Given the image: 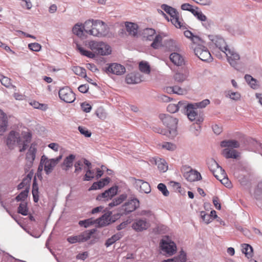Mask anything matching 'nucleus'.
Returning a JSON list of instances; mask_svg holds the SVG:
<instances>
[{
    "label": "nucleus",
    "mask_w": 262,
    "mask_h": 262,
    "mask_svg": "<svg viewBox=\"0 0 262 262\" xmlns=\"http://www.w3.org/2000/svg\"><path fill=\"white\" fill-rule=\"evenodd\" d=\"M185 107L187 117L190 121L195 120L198 124L203 121V119L199 115L196 108L194 107V104H188Z\"/></svg>",
    "instance_id": "7"
},
{
    "label": "nucleus",
    "mask_w": 262,
    "mask_h": 262,
    "mask_svg": "<svg viewBox=\"0 0 262 262\" xmlns=\"http://www.w3.org/2000/svg\"><path fill=\"white\" fill-rule=\"evenodd\" d=\"M224 53L226 54L227 60L230 64L235 67L239 60V55L233 49H230L229 48L226 51H224Z\"/></svg>",
    "instance_id": "13"
},
{
    "label": "nucleus",
    "mask_w": 262,
    "mask_h": 262,
    "mask_svg": "<svg viewBox=\"0 0 262 262\" xmlns=\"http://www.w3.org/2000/svg\"><path fill=\"white\" fill-rule=\"evenodd\" d=\"M36 151L35 145L32 144L26 155V159L31 163H32L35 160Z\"/></svg>",
    "instance_id": "28"
},
{
    "label": "nucleus",
    "mask_w": 262,
    "mask_h": 262,
    "mask_svg": "<svg viewBox=\"0 0 262 262\" xmlns=\"http://www.w3.org/2000/svg\"><path fill=\"white\" fill-rule=\"evenodd\" d=\"M117 192V187H111L104 192L98 195L97 197V200L102 201L103 199L104 200H108L111 199L113 196L116 194Z\"/></svg>",
    "instance_id": "16"
},
{
    "label": "nucleus",
    "mask_w": 262,
    "mask_h": 262,
    "mask_svg": "<svg viewBox=\"0 0 262 262\" xmlns=\"http://www.w3.org/2000/svg\"><path fill=\"white\" fill-rule=\"evenodd\" d=\"M228 95L231 99L235 100L239 99L241 97V95L239 93L233 92L230 91L228 92Z\"/></svg>",
    "instance_id": "56"
},
{
    "label": "nucleus",
    "mask_w": 262,
    "mask_h": 262,
    "mask_svg": "<svg viewBox=\"0 0 262 262\" xmlns=\"http://www.w3.org/2000/svg\"><path fill=\"white\" fill-rule=\"evenodd\" d=\"M139 67L140 71L145 74H149L150 72V66L147 62H140L139 63Z\"/></svg>",
    "instance_id": "42"
},
{
    "label": "nucleus",
    "mask_w": 262,
    "mask_h": 262,
    "mask_svg": "<svg viewBox=\"0 0 262 262\" xmlns=\"http://www.w3.org/2000/svg\"><path fill=\"white\" fill-rule=\"evenodd\" d=\"M139 206V202L137 199H132L126 202L122 206L121 214H127L134 211Z\"/></svg>",
    "instance_id": "11"
},
{
    "label": "nucleus",
    "mask_w": 262,
    "mask_h": 262,
    "mask_svg": "<svg viewBox=\"0 0 262 262\" xmlns=\"http://www.w3.org/2000/svg\"><path fill=\"white\" fill-rule=\"evenodd\" d=\"M85 32L90 35L101 37L107 33V25L100 20L89 19L84 22Z\"/></svg>",
    "instance_id": "2"
},
{
    "label": "nucleus",
    "mask_w": 262,
    "mask_h": 262,
    "mask_svg": "<svg viewBox=\"0 0 262 262\" xmlns=\"http://www.w3.org/2000/svg\"><path fill=\"white\" fill-rule=\"evenodd\" d=\"M84 31H85L84 24L77 23L75 25L73 28V33L80 37L83 36Z\"/></svg>",
    "instance_id": "29"
},
{
    "label": "nucleus",
    "mask_w": 262,
    "mask_h": 262,
    "mask_svg": "<svg viewBox=\"0 0 262 262\" xmlns=\"http://www.w3.org/2000/svg\"><path fill=\"white\" fill-rule=\"evenodd\" d=\"M72 71L77 75L83 77L86 76V70L83 68L75 66L72 68Z\"/></svg>",
    "instance_id": "44"
},
{
    "label": "nucleus",
    "mask_w": 262,
    "mask_h": 262,
    "mask_svg": "<svg viewBox=\"0 0 262 262\" xmlns=\"http://www.w3.org/2000/svg\"><path fill=\"white\" fill-rule=\"evenodd\" d=\"M170 60L177 66H181L184 64V59L183 57L177 52L171 53L169 56Z\"/></svg>",
    "instance_id": "21"
},
{
    "label": "nucleus",
    "mask_w": 262,
    "mask_h": 262,
    "mask_svg": "<svg viewBox=\"0 0 262 262\" xmlns=\"http://www.w3.org/2000/svg\"><path fill=\"white\" fill-rule=\"evenodd\" d=\"M213 203L216 209L219 210L221 209V206L220 203L219 199L217 197L215 196L213 198Z\"/></svg>",
    "instance_id": "63"
},
{
    "label": "nucleus",
    "mask_w": 262,
    "mask_h": 262,
    "mask_svg": "<svg viewBox=\"0 0 262 262\" xmlns=\"http://www.w3.org/2000/svg\"><path fill=\"white\" fill-rule=\"evenodd\" d=\"M130 181L137 189L142 193H148L150 192V186L148 183L142 180L131 178Z\"/></svg>",
    "instance_id": "9"
},
{
    "label": "nucleus",
    "mask_w": 262,
    "mask_h": 262,
    "mask_svg": "<svg viewBox=\"0 0 262 262\" xmlns=\"http://www.w3.org/2000/svg\"><path fill=\"white\" fill-rule=\"evenodd\" d=\"M16 142L19 145H21V138L19 136L18 133L14 131H11L8 136L7 139V144L8 145L11 147Z\"/></svg>",
    "instance_id": "17"
},
{
    "label": "nucleus",
    "mask_w": 262,
    "mask_h": 262,
    "mask_svg": "<svg viewBox=\"0 0 262 262\" xmlns=\"http://www.w3.org/2000/svg\"><path fill=\"white\" fill-rule=\"evenodd\" d=\"M125 80L128 84H136L140 83L142 81L140 75L138 73L128 74L126 77Z\"/></svg>",
    "instance_id": "23"
},
{
    "label": "nucleus",
    "mask_w": 262,
    "mask_h": 262,
    "mask_svg": "<svg viewBox=\"0 0 262 262\" xmlns=\"http://www.w3.org/2000/svg\"><path fill=\"white\" fill-rule=\"evenodd\" d=\"M106 72L117 75H121L125 73V68L120 64L113 63L106 68Z\"/></svg>",
    "instance_id": "14"
},
{
    "label": "nucleus",
    "mask_w": 262,
    "mask_h": 262,
    "mask_svg": "<svg viewBox=\"0 0 262 262\" xmlns=\"http://www.w3.org/2000/svg\"><path fill=\"white\" fill-rule=\"evenodd\" d=\"M1 82L2 85L6 88L12 86L13 88L16 89V86L11 84V79L7 77H3L1 79Z\"/></svg>",
    "instance_id": "47"
},
{
    "label": "nucleus",
    "mask_w": 262,
    "mask_h": 262,
    "mask_svg": "<svg viewBox=\"0 0 262 262\" xmlns=\"http://www.w3.org/2000/svg\"><path fill=\"white\" fill-rule=\"evenodd\" d=\"M88 45L92 51L84 50L79 45H77V49L81 55L89 58H93L96 55H108L112 52L110 46L103 42L90 41Z\"/></svg>",
    "instance_id": "1"
},
{
    "label": "nucleus",
    "mask_w": 262,
    "mask_h": 262,
    "mask_svg": "<svg viewBox=\"0 0 262 262\" xmlns=\"http://www.w3.org/2000/svg\"><path fill=\"white\" fill-rule=\"evenodd\" d=\"M94 178L93 173L92 172L91 170H88L84 176V180L86 181H90L92 178Z\"/></svg>",
    "instance_id": "64"
},
{
    "label": "nucleus",
    "mask_w": 262,
    "mask_h": 262,
    "mask_svg": "<svg viewBox=\"0 0 262 262\" xmlns=\"http://www.w3.org/2000/svg\"><path fill=\"white\" fill-rule=\"evenodd\" d=\"M242 252L244 253L248 258L252 257L253 253L252 247L249 244H243L242 245Z\"/></svg>",
    "instance_id": "35"
},
{
    "label": "nucleus",
    "mask_w": 262,
    "mask_h": 262,
    "mask_svg": "<svg viewBox=\"0 0 262 262\" xmlns=\"http://www.w3.org/2000/svg\"><path fill=\"white\" fill-rule=\"evenodd\" d=\"M162 37L160 35H157L151 44V47L157 49L162 46Z\"/></svg>",
    "instance_id": "40"
},
{
    "label": "nucleus",
    "mask_w": 262,
    "mask_h": 262,
    "mask_svg": "<svg viewBox=\"0 0 262 262\" xmlns=\"http://www.w3.org/2000/svg\"><path fill=\"white\" fill-rule=\"evenodd\" d=\"M21 145L22 147H20L19 151L20 152L25 150L28 146V144L30 142L31 139V134L29 132H25L22 134Z\"/></svg>",
    "instance_id": "24"
},
{
    "label": "nucleus",
    "mask_w": 262,
    "mask_h": 262,
    "mask_svg": "<svg viewBox=\"0 0 262 262\" xmlns=\"http://www.w3.org/2000/svg\"><path fill=\"white\" fill-rule=\"evenodd\" d=\"M158 169L162 172L166 171L168 169V165L164 159H159L156 160Z\"/></svg>",
    "instance_id": "33"
},
{
    "label": "nucleus",
    "mask_w": 262,
    "mask_h": 262,
    "mask_svg": "<svg viewBox=\"0 0 262 262\" xmlns=\"http://www.w3.org/2000/svg\"><path fill=\"white\" fill-rule=\"evenodd\" d=\"M212 127L213 131L216 135L220 134L223 130L222 127L217 124H214V125H212Z\"/></svg>",
    "instance_id": "60"
},
{
    "label": "nucleus",
    "mask_w": 262,
    "mask_h": 262,
    "mask_svg": "<svg viewBox=\"0 0 262 262\" xmlns=\"http://www.w3.org/2000/svg\"><path fill=\"white\" fill-rule=\"evenodd\" d=\"M161 8L170 16V21L176 28H181L183 26L179 13L176 9L166 4H163Z\"/></svg>",
    "instance_id": "4"
},
{
    "label": "nucleus",
    "mask_w": 262,
    "mask_h": 262,
    "mask_svg": "<svg viewBox=\"0 0 262 262\" xmlns=\"http://www.w3.org/2000/svg\"><path fill=\"white\" fill-rule=\"evenodd\" d=\"M82 111L86 113H89L92 109V106L89 103H83L81 105Z\"/></svg>",
    "instance_id": "59"
},
{
    "label": "nucleus",
    "mask_w": 262,
    "mask_h": 262,
    "mask_svg": "<svg viewBox=\"0 0 262 262\" xmlns=\"http://www.w3.org/2000/svg\"><path fill=\"white\" fill-rule=\"evenodd\" d=\"M192 41V45H191V48L193 49L194 51V47H202L204 46V41L199 36H194V37H192V39L191 40Z\"/></svg>",
    "instance_id": "34"
},
{
    "label": "nucleus",
    "mask_w": 262,
    "mask_h": 262,
    "mask_svg": "<svg viewBox=\"0 0 262 262\" xmlns=\"http://www.w3.org/2000/svg\"><path fill=\"white\" fill-rule=\"evenodd\" d=\"M8 126V118L6 114L0 109V136L5 133Z\"/></svg>",
    "instance_id": "20"
},
{
    "label": "nucleus",
    "mask_w": 262,
    "mask_h": 262,
    "mask_svg": "<svg viewBox=\"0 0 262 262\" xmlns=\"http://www.w3.org/2000/svg\"><path fill=\"white\" fill-rule=\"evenodd\" d=\"M183 104V103L181 101L179 102L178 104H169L167 107V110L170 113H174L178 111L180 107Z\"/></svg>",
    "instance_id": "41"
},
{
    "label": "nucleus",
    "mask_w": 262,
    "mask_h": 262,
    "mask_svg": "<svg viewBox=\"0 0 262 262\" xmlns=\"http://www.w3.org/2000/svg\"><path fill=\"white\" fill-rule=\"evenodd\" d=\"M189 72L186 69H181L180 71L177 72L173 77L176 81L179 82L184 81L188 76Z\"/></svg>",
    "instance_id": "22"
},
{
    "label": "nucleus",
    "mask_w": 262,
    "mask_h": 262,
    "mask_svg": "<svg viewBox=\"0 0 262 262\" xmlns=\"http://www.w3.org/2000/svg\"><path fill=\"white\" fill-rule=\"evenodd\" d=\"M28 47L32 51L38 52L41 49V46L38 43L34 42L29 43Z\"/></svg>",
    "instance_id": "53"
},
{
    "label": "nucleus",
    "mask_w": 262,
    "mask_h": 262,
    "mask_svg": "<svg viewBox=\"0 0 262 262\" xmlns=\"http://www.w3.org/2000/svg\"><path fill=\"white\" fill-rule=\"evenodd\" d=\"M126 31L130 35L135 36L138 32V26L136 24L126 22L125 23Z\"/></svg>",
    "instance_id": "25"
},
{
    "label": "nucleus",
    "mask_w": 262,
    "mask_h": 262,
    "mask_svg": "<svg viewBox=\"0 0 262 262\" xmlns=\"http://www.w3.org/2000/svg\"><path fill=\"white\" fill-rule=\"evenodd\" d=\"M38 187L35 180L34 181L32 186V194L34 201L37 203L39 200Z\"/></svg>",
    "instance_id": "43"
},
{
    "label": "nucleus",
    "mask_w": 262,
    "mask_h": 262,
    "mask_svg": "<svg viewBox=\"0 0 262 262\" xmlns=\"http://www.w3.org/2000/svg\"><path fill=\"white\" fill-rule=\"evenodd\" d=\"M154 130L158 133L165 135L169 137V134H168L166 129H161L158 127H155Z\"/></svg>",
    "instance_id": "62"
},
{
    "label": "nucleus",
    "mask_w": 262,
    "mask_h": 262,
    "mask_svg": "<svg viewBox=\"0 0 262 262\" xmlns=\"http://www.w3.org/2000/svg\"><path fill=\"white\" fill-rule=\"evenodd\" d=\"M163 148H165L169 150H173L176 148V146L174 144L170 142H165L162 145Z\"/></svg>",
    "instance_id": "55"
},
{
    "label": "nucleus",
    "mask_w": 262,
    "mask_h": 262,
    "mask_svg": "<svg viewBox=\"0 0 262 262\" xmlns=\"http://www.w3.org/2000/svg\"><path fill=\"white\" fill-rule=\"evenodd\" d=\"M110 179L109 178H106L103 179L98 182H97L98 186H99V188L101 189V188L103 187L104 186L108 184V183L110 182Z\"/></svg>",
    "instance_id": "57"
},
{
    "label": "nucleus",
    "mask_w": 262,
    "mask_h": 262,
    "mask_svg": "<svg viewBox=\"0 0 262 262\" xmlns=\"http://www.w3.org/2000/svg\"><path fill=\"white\" fill-rule=\"evenodd\" d=\"M221 146L222 147L229 148H238L239 146V144L238 141L234 140H224L221 142Z\"/></svg>",
    "instance_id": "27"
},
{
    "label": "nucleus",
    "mask_w": 262,
    "mask_h": 262,
    "mask_svg": "<svg viewBox=\"0 0 262 262\" xmlns=\"http://www.w3.org/2000/svg\"><path fill=\"white\" fill-rule=\"evenodd\" d=\"M80 133L85 137H90L92 134L85 127L80 126L78 127Z\"/></svg>",
    "instance_id": "50"
},
{
    "label": "nucleus",
    "mask_w": 262,
    "mask_h": 262,
    "mask_svg": "<svg viewBox=\"0 0 262 262\" xmlns=\"http://www.w3.org/2000/svg\"><path fill=\"white\" fill-rule=\"evenodd\" d=\"M181 9L183 10H187L192 12H193L194 11L192 5L186 3L182 5Z\"/></svg>",
    "instance_id": "61"
},
{
    "label": "nucleus",
    "mask_w": 262,
    "mask_h": 262,
    "mask_svg": "<svg viewBox=\"0 0 262 262\" xmlns=\"http://www.w3.org/2000/svg\"><path fill=\"white\" fill-rule=\"evenodd\" d=\"M95 223V221L92 219H88L87 220L80 221L79 225L80 226H83L85 228L89 227Z\"/></svg>",
    "instance_id": "48"
},
{
    "label": "nucleus",
    "mask_w": 262,
    "mask_h": 262,
    "mask_svg": "<svg viewBox=\"0 0 262 262\" xmlns=\"http://www.w3.org/2000/svg\"><path fill=\"white\" fill-rule=\"evenodd\" d=\"M29 191L27 189L21 192L16 197V200L17 201H20L25 200L28 196Z\"/></svg>",
    "instance_id": "51"
},
{
    "label": "nucleus",
    "mask_w": 262,
    "mask_h": 262,
    "mask_svg": "<svg viewBox=\"0 0 262 262\" xmlns=\"http://www.w3.org/2000/svg\"><path fill=\"white\" fill-rule=\"evenodd\" d=\"M61 158L48 160L44 155L41 157L40 164L44 165V170L47 174H49L53 170V168L57 165Z\"/></svg>",
    "instance_id": "8"
},
{
    "label": "nucleus",
    "mask_w": 262,
    "mask_h": 262,
    "mask_svg": "<svg viewBox=\"0 0 262 262\" xmlns=\"http://www.w3.org/2000/svg\"><path fill=\"white\" fill-rule=\"evenodd\" d=\"M110 220V214H104L97 220V223L101 226H104L109 224Z\"/></svg>",
    "instance_id": "36"
},
{
    "label": "nucleus",
    "mask_w": 262,
    "mask_h": 262,
    "mask_svg": "<svg viewBox=\"0 0 262 262\" xmlns=\"http://www.w3.org/2000/svg\"><path fill=\"white\" fill-rule=\"evenodd\" d=\"M201 217L203 220L206 224H209L210 223L212 220L211 219V216L209 214H206L205 212H201Z\"/></svg>",
    "instance_id": "58"
},
{
    "label": "nucleus",
    "mask_w": 262,
    "mask_h": 262,
    "mask_svg": "<svg viewBox=\"0 0 262 262\" xmlns=\"http://www.w3.org/2000/svg\"><path fill=\"white\" fill-rule=\"evenodd\" d=\"M188 170L184 172L183 174V176L187 181L194 182L201 179V176L199 172L192 169H189V167H188Z\"/></svg>",
    "instance_id": "18"
},
{
    "label": "nucleus",
    "mask_w": 262,
    "mask_h": 262,
    "mask_svg": "<svg viewBox=\"0 0 262 262\" xmlns=\"http://www.w3.org/2000/svg\"><path fill=\"white\" fill-rule=\"evenodd\" d=\"M95 231V229L88 230L78 235L70 236L67 238V241L70 244L85 242L90 239Z\"/></svg>",
    "instance_id": "5"
},
{
    "label": "nucleus",
    "mask_w": 262,
    "mask_h": 262,
    "mask_svg": "<svg viewBox=\"0 0 262 262\" xmlns=\"http://www.w3.org/2000/svg\"><path fill=\"white\" fill-rule=\"evenodd\" d=\"M29 104L35 108L40 109L42 111H45L47 109V105L46 104L40 103L35 100L31 101L29 102Z\"/></svg>",
    "instance_id": "46"
},
{
    "label": "nucleus",
    "mask_w": 262,
    "mask_h": 262,
    "mask_svg": "<svg viewBox=\"0 0 262 262\" xmlns=\"http://www.w3.org/2000/svg\"><path fill=\"white\" fill-rule=\"evenodd\" d=\"M186 255L184 251H181L180 254L173 258L164 260L162 262H186Z\"/></svg>",
    "instance_id": "31"
},
{
    "label": "nucleus",
    "mask_w": 262,
    "mask_h": 262,
    "mask_svg": "<svg viewBox=\"0 0 262 262\" xmlns=\"http://www.w3.org/2000/svg\"><path fill=\"white\" fill-rule=\"evenodd\" d=\"M156 34V31L154 29L151 28H147L144 30V34L147 35V39L151 40L152 36Z\"/></svg>",
    "instance_id": "49"
},
{
    "label": "nucleus",
    "mask_w": 262,
    "mask_h": 262,
    "mask_svg": "<svg viewBox=\"0 0 262 262\" xmlns=\"http://www.w3.org/2000/svg\"><path fill=\"white\" fill-rule=\"evenodd\" d=\"M58 95L60 99L67 103H72L76 98L75 94L68 86L60 89Z\"/></svg>",
    "instance_id": "6"
},
{
    "label": "nucleus",
    "mask_w": 262,
    "mask_h": 262,
    "mask_svg": "<svg viewBox=\"0 0 262 262\" xmlns=\"http://www.w3.org/2000/svg\"><path fill=\"white\" fill-rule=\"evenodd\" d=\"M217 177L219 178L218 180L226 187L230 188L231 187V183L228 178L226 174L221 173L220 175H217Z\"/></svg>",
    "instance_id": "39"
},
{
    "label": "nucleus",
    "mask_w": 262,
    "mask_h": 262,
    "mask_svg": "<svg viewBox=\"0 0 262 262\" xmlns=\"http://www.w3.org/2000/svg\"><path fill=\"white\" fill-rule=\"evenodd\" d=\"M210 103V101L208 99H205L201 102L195 103L193 104L195 108H204L206 107Z\"/></svg>",
    "instance_id": "52"
},
{
    "label": "nucleus",
    "mask_w": 262,
    "mask_h": 262,
    "mask_svg": "<svg viewBox=\"0 0 262 262\" xmlns=\"http://www.w3.org/2000/svg\"><path fill=\"white\" fill-rule=\"evenodd\" d=\"M207 164L210 170L213 172L217 170L219 172H221V167L218 164V163L213 159H210L207 161Z\"/></svg>",
    "instance_id": "30"
},
{
    "label": "nucleus",
    "mask_w": 262,
    "mask_h": 262,
    "mask_svg": "<svg viewBox=\"0 0 262 262\" xmlns=\"http://www.w3.org/2000/svg\"><path fill=\"white\" fill-rule=\"evenodd\" d=\"M159 118L163 124L166 127L169 138H173L177 134L178 120L168 115L160 114Z\"/></svg>",
    "instance_id": "3"
},
{
    "label": "nucleus",
    "mask_w": 262,
    "mask_h": 262,
    "mask_svg": "<svg viewBox=\"0 0 262 262\" xmlns=\"http://www.w3.org/2000/svg\"><path fill=\"white\" fill-rule=\"evenodd\" d=\"M222 154L227 159H236L239 156L238 152L233 149L225 148L222 150Z\"/></svg>",
    "instance_id": "26"
},
{
    "label": "nucleus",
    "mask_w": 262,
    "mask_h": 262,
    "mask_svg": "<svg viewBox=\"0 0 262 262\" xmlns=\"http://www.w3.org/2000/svg\"><path fill=\"white\" fill-rule=\"evenodd\" d=\"M212 42L215 45L216 47L224 53L229 48L224 40V39L220 36H216L211 39Z\"/></svg>",
    "instance_id": "19"
},
{
    "label": "nucleus",
    "mask_w": 262,
    "mask_h": 262,
    "mask_svg": "<svg viewBox=\"0 0 262 262\" xmlns=\"http://www.w3.org/2000/svg\"><path fill=\"white\" fill-rule=\"evenodd\" d=\"M126 198V195L125 194L120 195L117 198L115 199L113 201L108 204L110 208L116 206L121 204Z\"/></svg>",
    "instance_id": "38"
},
{
    "label": "nucleus",
    "mask_w": 262,
    "mask_h": 262,
    "mask_svg": "<svg viewBox=\"0 0 262 262\" xmlns=\"http://www.w3.org/2000/svg\"><path fill=\"white\" fill-rule=\"evenodd\" d=\"M75 158V156L74 155H70L64 159L63 163V165L64 167L63 169L68 170L70 168L72 167Z\"/></svg>",
    "instance_id": "32"
},
{
    "label": "nucleus",
    "mask_w": 262,
    "mask_h": 262,
    "mask_svg": "<svg viewBox=\"0 0 262 262\" xmlns=\"http://www.w3.org/2000/svg\"><path fill=\"white\" fill-rule=\"evenodd\" d=\"M150 225L146 220L143 219L135 220L132 224V228L137 232H141L145 230Z\"/></svg>",
    "instance_id": "15"
},
{
    "label": "nucleus",
    "mask_w": 262,
    "mask_h": 262,
    "mask_svg": "<svg viewBox=\"0 0 262 262\" xmlns=\"http://www.w3.org/2000/svg\"><path fill=\"white\" fill-rule=\"evenodd\" d=\"M194 47L195 54L202 60L210 62L212 61V58L210 53L206 47Z\"/></svg>",
    "instance_id": "10"
},
{
    "label": "nucleus",
    "mask_w": 262,
    "mask_h": 262,
    "mask_svg": "<svg viewBox=\"0 0 262 262\" xmlns=\"http://www.w3.org/2000/svg\"><path fill=\"white\" fill-rule=\"evenodd\" d=\"M165 47L168 51H177L179 48L177 46L176 42L172 40H168L165 42Z\"/></svg>",
    "instance_id": "37"
},
{
    "label": "nucleus",
    "mask_w": 262,
    "mask_h": 262,
    "mask_svg": "<svg viewBox=\"0 0 262 262\" xmlns=\"http://www.w3.org/2000/svg\"><path fill=\"white\" fill-rule=\"evenodd\" d=\"M158 189L161 191L163 194L165 196H168L169 194V191L167 189L166 186L163 183H160L158 185Z\"/></svg>",
    "instance_id": "54"
},
{
    "label": "nucleus",
    "mask_w": 262,
    "mask_h": 262,
    "mask_svg": "<svg viewBox=\"0 0 262 262\" xmlns=\"http://www.w3.org/2000/svg\"><path fill=\"white\" fill-rule=\"evenodd\" d=\"M18 213L23 215H27L28 214V208L27 204L26 203H21L17 209Z\"/></svg>",
    "instance_id": "45"
},
{
    "label": "nucleus",
    "mask_w": 262,
    "mask_h": 262,
    "mask_svg": "<svg viewBox=\"0 0 262 262\" xmlns=\"http://www.w3.org/2000/svg\"><path fill=\"white\" fill-rule=\"evenodd\" d=\"M160 247L162 252L168 256L173 255L177 250L176 244L173 242H166L162 241L160 244Z\"/></svg>",
    "instance_id": "12"
}]
</instances>
